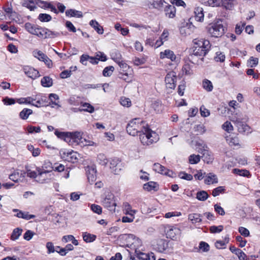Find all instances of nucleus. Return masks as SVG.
Returning a JSON list of instances; mask_svg holds the SVG:
<instances>
[{"mask_svg": "<svg viewBox=\"0 0 260 260\" xmlns=\"http://www.w3.org/2000/svg\"><path fill=\"white\" fill-rule=\"evenodd\" d=\"M52 19V17L49 14H40L38 16V19L41 22H48Z\"/></svg>", "mask_w": 260, "mask_h": 260, "instance_id": "nucleus-44", "label": "nucleus"}, {"mask_svg": "<svg viewBox=\"0 0 260 260\" xmlns=\"http://www.w3.org/2000/svg\"><path fill=\"white\" fill-rule=\"evenodd\" d=\"M37 26L34 24H32L30 23H26L25 24V28L30 34H32L35 31V29Z\"/></svg>", "mask_w": 260, "mask_h": 260, "instance_id": "nucleus-52", "label": "nucleus"}, {"mask_svg": "<svg viewBox=\"0 0 260 260\" xmlns=\"http://www.w3.org/2000/svg\"><path fill=\"white\" fill-rule=\"evenodd\" d=\"M54 133L58 138L63 139L66 142H68L69 136L71 135L70 132H60L55 131Z\"/></svg>", "mask_w": 260, "mask_h": 260, "instance_id": "nucleus-36", "label": "nucleus"}, {"mask_svg": "<svg viewBox=\"0 0 260 260\" xmlns=\"http://www.w3.org/2000/svg\"><path fill=\"white\" fill-rule=\"evenodd\" d=\"M209 197L208 193L204 190H201L197 192L196 198L201 201H206Z\"/></svg>", "mask_w": 260, "mask_h": 260, "instance_id": "nucleus-39", "label": "nucleus"}, {"mask_svg": "<svg viewBox=\"0 0 260 260\" xmlns=\"http://www.w3.org/2000/svg\"><path fill=\"white\" fill-rule=\"evenodd\" d=\"M182 70L183 73L186 75H190L193 74L191 70V67L190 64L188 62H186L182 67Z\"/></svg>", "mask_w": 260, "mask_h": 260, "instance_id": "nucleus-43", "label": "nucleus"}, {"mask_svg": "<svg viewBox=\"0 0 260 260\" xmlns=\"http://www.w3.org/2000/svg\"><path fill=\"white\" fill-rule=\"evenodd\" d=\"M185 87L186 86L185 82L182 81L178 87V93L180 96H182L183 95Z\"/></svg>", "mask_w": 260, "mask_h": 260, "instance_id": "nucleus-58", "label": "nucleus"}, {"mask_svg": "<svg viewBox=\"0 0 260 260\" xmlns=\"http://www.w3.org/2000/svg\"><path fill=\"white\" fill-rule=\"evenodd\" d=\"M114 70V68L113 66H109L106 67L103 71V76L105 77L110 76L113 72Z\"/></svg>", "mask_w": 260, "mask_h": 260, "instance_id": "nucleus-45", "label": "nucleus"}, {"mask_svg": "<svg viewBox=\"0 0 260 260\" xmlns=\"http://www.w3.org/2000/svg\"><path fill=\"white\" fill-rule=\"evenodd\" d=\"M137 257L141 260H155V257L153 253H145L140 252L137 253Z\"/></svg>", "mask_w": 260, "mask_h": 260, "instance_id": "nucleus-22", "label": "nucleus"}, {"mask_svg": "<svg viewBox=\"0 0 260 260\" xmlns=\"http://www.w3.org/2000/svg\"><path fill=\"white\" fill-rule=\"evenodd\" d=\"M36 4L41 8L43 9H50L51 12H54L55 14H57L58 11L55 6L46 1L41 0H37Z\"/></svg>", "mask_w": 260, "mask_h": 260, "instance_id": "nucleus-14", "label": "nucleus"}, {"mask_svg": "<svg viewBox=\"0 0 260 260\" xmlns=\"http://www.w3.org/2000/svg\"><path fill=\"white\" fill-rule=\"evenodd\" d=\"M81 106L82 108H79V111H85L90 113H92L94 111V108L88 103H81Z\"/></svg>", "mask_w": 260, "mask_h": 260, "instance_id": "nucleus-25", "label": "nucleus"}, {"mask_svg": "<svg viewBox=\"0 0 260 260\" xmlns=\"http://www.w3.org/2000/svg\"><path fill=\"white\" fill-rule=\"evenodd\" d=\"M161 171L159 172V173H160L161 174L165 175L166 176L173 177L174 176V172L172 171L169 170L166 168L165 167H164L163 169H160Z\"/></svg>", "mask_w": 260, "mask_h": 260, "instance_id": "nucleus-56", "label": "nucleus"}, {"mask_svg": "<svg viewBox=\"0 0 260 260\" xmlns=\"http://www.w3.org/2000/svg\"><path fill=\"white\" fill-rule=\"evenodd\" d=\"M110 168L113 169L115 174H118L121 169L122 164L121 160L117 157H114L110 160Z\"/></svg>", "mask_w": 260, "mask_h": 260, "instance_id": "nucleus-11", "label": "nucleus"}, {"mask_svg": "<svg viewBox=\"0 0 260 260\" xmlns=\"http://www.w3.org/2000/svg\"><path fill=\"white\" fill-rule=\"evenodd\" d=\"M22 232V230L20 228H17L13 231L11 235L10 239L12 241L17 240L20 236Z\"/></svg>", "mask_w": 260, "mask_h": 260, "instance_id": "nucleus-35", "label": "nucleus"}, {"mask_svg": "<svg viewBox=\"0 0 260 260\" xmlns=\"http://www.w3.org/2000/svg\"><path fill=\"white\" fill-rule=\"evenodd\" d=\"M85 170L89 182L90 184L93 183L96 178V170L95 167L93 166H87Z\"/></svg>", "mask_w": 260, "mask_h": 260, "instance_id": "nucleus-10", "label": "nucleus"}, {"mask_svg": "<svg viewBox=\"0 0 260 260\" xmlns=\"http://www.w3.org/2000/svg\"><path fill=\"white\" fill-rule=\"evenodd\" d=\"M215 211L220 215H224L225 211L224 209L218 204H215L214 206Z\"/></svg>", "mask_w": 260, "mask_h": 260, "instance_id": "nucleus-64", "label": "nucleus"}, {"mask_svg": "<svg viewBox=\"0 0 260 260\" xmlns=\"http://www.w3.org/2000/svg\"><path fill=\"white\" fill-rule=\"evenodd\" d=\"M13 212H17L16 216L18 218H21L24 219L29 220L32 219L35 217L34 215L29 214L28 212H23L21 211H19L18 209H13Z\"/></svg>", "mask_w": 260, "mask_h": 260, "instance_id": "nucleus-20", "label": "nucleus"}, {"mask_svg": "<svg viewBox=\"0 0 260 260\" xmlns=\"http://www.w3.org/2000/svg\"><path fill=\"white\" fill-rule=\"evenodd\" d=\"M98 160L102 165H106L108 162V160L103 154H99L98 156Z\"/></svg>", "mask_w": 260, "mask_h": 260, "instance_id": "nucleus-57", "label": "nucleus"}, {"mask_svg": "<svg viewBox=\"0 0 260 260\" xmlns=\"http://www.w3.org/2000/svg\"><path fill=\"white\" fill-rule=\"evenodd\" d=\"M194 129L196 132L201 135L204 134L206 131V127L203 124L196 125Z\"/></svg>", "mask_w": 260, "mask_h": 260, "instance_id": "nucleus-48", "label": "nucleus"}, {"mask_svg": "<svg viewBox=\"0 0 260 260\" xmlns=\"http://www.w3.org/2000/svg\"><path fill=\"white\" fill-rule=\"evenodd\" d=\"M152 2L151 3V6L153 8L158 9L159 10H161L164 6L165 4H167V3L165 1V0H152Z\"/></svg>", "mask_w": 260, "mask_h": 260, "instance_id": "nucleus-30", "label": "nucleus"}, {"mask_svg": "<svg viewBox=\"0 0 260 260\" xmlns=\"http://www.w3.org/2000/svg\"><path fill=\"white\" fill-rule=\"evenodd\" d=\"M178 176L181 179L188 181H190L193 179V177L191 174H187L185 172H180Z\"/></svg>", "mask_w": 260, "mask_h": 260, "instance_id": "nucleus-50", "label": "nucleus"}, {"mask_svg": "<svg viewBox=\"0 0 260 260\" xmlns=\"http://www.w3.org/2000/svg\"><path fill=\"white\" fill-rule=\"evenodd\" d=\"M223 229V226L221 225L219 226L213 225L210 227V232L211 233H219L221 232Z\"/></svg>", "mask_w": 260, "mask_h": 260, "instance_id": "nucleus-51", "label": "nucleus"}, {"mask_svg": "<svg viewBox=\"0 0 260 260\" xmlns=\"http://www.w3.org/2000/svg\"><path fill=\"white\" fill-rule=\"evenodd\" d=\"M160 58L161 59L167 58L170 59L172 61H175L176 59V56L173 51L167 49L164 52H161L160 53Z\"/></svg>", "mask_w": 260, "mask_h": 260, "instance_id": "nucleus-16", "label": "nucleus"}, {"mask_svg": "<svg viewBox=\"0 0 260 260\" xmlns=\"http://www.w3.org/2000/svg\"><path fill=\"white\" fill-rule=\"evenodd\" d=\"M236 0H211V7H219L222 6L226 10H231L236 4Z\"/></svg>", "mask_w": 260, "mask_h": 260, "instance_id": "nucleus-6", "label": "nucleus"}, {"mask_svg": "<svg viewBox=\"0 0 260 260\" xmlns=\"http://www.w3.org/2000/svg\"><path fill=\"white\" fill-rule=\"evenodd\" d=\"M224 190L225 189L223 186H218L212 190V194L213 197H216L220 193L223 192Z\"/></svg>", "mask_w": 260, "mask_h": 260, "instance_id": "nucleus-54", "label": "nucleus"}, {"mask_svg": "<svg viewBox=\"0 0 260 260\" xmlns=\"http://www.w3.org/2000/svg\"><path fill=\"white\" fill-rule=\"evenodd\" d=\"M22 6L28 8L30 11H34L37 8L32 1H25L23 3Z\"/></svg>", "mask_w": 260, "mask_h": 260, "instance_id": "nucleus-42", "label": "nucleus"}, {"mask_svg": "<svg viewBox=\"0 0 260 260\" xmlns=\"http://www.w3.org/2000/svg\"><path fill=\"white\" fill-rule=\"evenodd\" d=\"M45 38H54L58 37L60 35L59 32L57 31H53L46 28H45Z\"/></svg>", "mask_w": 260, "mask_h": 260, "instance_id": "nucleus-38", "label": "nucleus"}, {"mask_svg": "<svg viewBox=\"0 0 260 260\" xmlns=\"http://www.w3.org/2000/svg\"><path fill=\"white\" fill-rule=\"evenodd\" d=\"M202 157L204 161L207 164L211 163L213 160L212 154L207 150H204L203 151Z\"/></svg>", "mask_w": 260, "mask_h": 260, "instance_id": "nucleus-24", "label": "nucleus"}, {"mask_svg": "<svg viewBox=\"0 0 260 260\" xmlns=\"http://www.w3.org/2000/svg\"><path fill=\"white\" fill-rule=\"evenodd\" d=\"M66 15L67 17H74L77 18H82L83 14L81 11L75 9H69L66 11Z\"/></svg>", "mask_w": 260, "mask_h": 260, "instance_id": "nucleus-21", "label": "nucleus"}, {"mask_svg": "<svg viewBox=\"0 0 260 260\" xmlns=\"http://www.w3.org/2000/svg\"><path fill=\"white\" fill-rule=\"evenodd\" d=\"M258 62V59L257 58H254L251 57L248 61V66L251 68L255 67Z\"/></svg>", "mask_w": 260, "mask_h": 260, "instance_id": "nucleus-59", "label": "nucleus"}, {"mask_svg": "<svg viewBox=\"0 0 260 260\" xmlns=\"http://www.w3.org/2000/svg\"><path fill=\"white\" fill-rule=\"evenodd\" d=\"M139 139L143 145L149 146L158 140L156 133L152 131L146 124L145 128L139 134Z\"/></svg>", "mask_w": 260, "mask_h": 260, "instance_id": "nucleus-2", "label": "nucleus"}, {"mask_svg": "<svg viewBox=\"0 0 260 260\" xmlns=\"http://www.w3.org/2000/svg\"><path fill=\"white\" fill-rule=\"evenodd\" d=\"M41 83L43 87H50L53 85V80L49 76H45L41 79Z\"/></svg>", "mask_w": 260, "mask_h": 260, "instance_id": "nucleus-32", "label": "nucleus"}, {"mask_svg": "<svg viewBox=\"0 0 260 260\" xmlns=\"http://www.w3.org/2000/svg\"><path fill=\"white\" fill-rule=\"evenodd\" d=\"M119 77L127 82L132 81V76L129 73L127 74H119Z\"/></svg>", "mask_w": 260, "mask_h": 260, "instance_id": "nucleus-61", "label": "nucleus"}, {"mask_svg": "<svg viewBox=\"0 0 260 260\" xmlns=\"http://www.w3.org/2000/svg\"><path fill=\"white\" fill-rule=\"evenodd\" d=\"M60 155L61 158L65 161L72 163H75L78 161L79 154L73 150L72 151H60Z\"/></svg>", "mask_w": 260, "mask_h": 260, "instance_id": "nucleus-5", "label": "nucleus"}, {"mask_svg": "<svg viewBox=\"0 0 260 260\" xmlns=\"http://www.w3.org/2000/svg\"><path fill=\"white\" fill-rule=\"evenodd\" d=\"M49 173H50L49 171L44 170L41 169H38L37 179L36 180L40 183L48 182L50 180V175L49 177L48 176Z\"/></svg>", "mask_w": 260, "mask_h": 260, "instance_id": "nucleus-9", "label": "nucleus"}, {"mask_svg": "<svg viewBox=\"0 0 260 260\" xmlns=\"http://www.w3.org/2000/svg\"><path fill=\"white\" fill-rule=\"evenodd\" d=\"M165 12L166 15L169 18H173L175 16L176 8L174 5L166 4Z\"/></svg>", "mask_w": 260, "mask_h": 260, "instance_id": "nucleus-17", "label": "nucleus"}, {"mask_svg": "<svg viewBox=\"0 0 260 260\" xmlns=\"http://www.w3.org/2000/svg\"><path fill=\"white\" fill-rule=\"evenodd\" d=\"M200 113L202 116L206 117L210 115V111L204 106L200 107Z\"/></svg>", "mask_w": 260, "mask_h": 260, "instance_id": "nucleus-63", "label": "nucleus"}, {"mask_svg": "<svg viewBox=\"0 0 260 260\" xmlns=\"http://www.w3.org/2000/svg\"><path fill=\"white\" fill-rule=\"evenodd\" d=\"M202 215L198 213H191L188 215V219L192 223L195 224L202 222Z\"/></svg>", "mask_w": 260, "mask_h": 260, "instance_id": "nucleus-26", "label": "nucleus"}, {"mask_svg": "<svg viewBox=\"0 0 260 260\" xmlns=\"http://www.w3.org/2000/svg\"><path fill=\"white\" fill-rule=\"evenodd\" d=\"M90 209L94 213L98 214H101L102 213V208L99 205L92 204L90 206Z\"/></svg>", "mask_w": 260, "mask_h": 260, "instance_id": "nucleus-53", "label": "nucleus"}, {"mask_svg": "<svg viewBox=\"0 0 260 260\" xmlns=\"http://www.w3.org/2000/svg\"><path fill=\"white\" fill-rule=\"evenodd\" d=\"M33 55L35 57L38 58L39 60L42 61L45 57H46V55L43 53L41 51L35 50L32 52Z\"/></svg>", "mask_w": 260, "mask_h": 260, "instance_id": "nucleus-41", "label": "nucleus"}, {"mask_svg": "<svg viewBox=\"0 0 260 260\" xmlns=\"http://www.w3.org/2000/svg\"><path fill=\"white\" fill-rule=\"evenodd\" d=\"M235 254L237 255L239 260L247 259V255L240 249H239L238 250H237Z\"/></svg>", "mask_w": 260, "mask_h": 260, "instance_id": "nucleus-62", "label": "nucleus"}, {"mask_svg": "<svg viewBox=\"0 0 260 260\" xmlns=\"http://www.w3.org/2000/svg\"><path fill=\"white\" fill-rule=\"evenodd\" d=\"M207 30L211 37L219 38L225 33V27L223 25L222 21L218 20L209 24L207 27Z\"/></svg>", "mask_w": 260, "mask_h": 260, "instance_id": "nucleus-4", "label": "nucleus"}, {"mask_svg": "<svg viewBox=\"0 0 260 260\" xmlns=\"http://www.w3.org/2000/svg\"><path fill=\"white\" fill-rule=\"evenodd\" d=\"M193 52L189 57V60L193 64H200L204 60V57L210 48L208 40L203 39L193 40Z\"/></svg>", "mask_w": 260, "mask_h": 260, "instance_id": "nucleus-1", "label": "nucleus"}, {"mask_svg": "<svg viewBox=\"0 0 260 260\" xmlns=\"http://www.w3.org/2000/svg\"><path fill=\"white\" fill-rule=\"evenodd\" d=\"M25 75L32 79H35L40 76L39 72L32 67L26 66L23 68Z\"/></svg>", "mask_w": 260, "mask_h": 260, "instance_id": "nucleus-12", "label": "nucleus"}, {"mask_svg": "<svg viewBox=\"0 0 260 260\" xmlns=\"http://www.w3.org/2000/svg\"><path fill=\"white\" fill-rule=\"evenodd\" d=\"M71 135L69 136V141L70 142L71 140H73V142L78 144L79 142H80V140L81 139L82 135L80 132H70Z\"/></svg>", "mask_w": 260, "mask_h": 260, "instance_id": "nucleus-27", "label": "nucleus"}, {"mask_svg": "<svg viewBox=\"0 0 260 260\" xmlns=\"http://www.w3.org/2000/svg\"><path fill=\"white\" fill-rule=\"evenodd\" d=\"M177 76L175 72L171 71L168 73L165 77L166 86L168 88L174 89L176 87Z\"/></svg>", "mask_w": 260, "mask_h": 260, "instance_id": "nucleus-7", "label": "nucleus"}, {"mask_svg": "<svg viewBox=\"0 0 260 260\" xmlns=\"http://www.w3.org/2000/svg\"><path fill=\"white\" fill-rule=\"evenodd\" d=\"M119 74H127L131 72V70L129 67L124 62L121 61L119 62Z\"/></svg>", "mask_w": 260, "mask_h": 260, "instance_id": "nucleus-33", "label": "nucleus"}, {"mask_svg": "<svg viewBox=\"0 0 260 260\" xmlns=\"http://www.w3.org/2000/svg\"><path fill=\"white\" fill-rule=\"evenodd\" d=\"M195 19L198 21H202L204 19L203 9L201 7H197L194 10Z\"/></svg>", "mask_w": 260, "mask_h": 260, "instance_id": "nucleus-29", "label": "nucleus"}, {"mask_svg": "<svg viewBox=\"0 0 260 260\" xmlns=\"http://www.w3.org/2000/svg\"><path fill=\"white\" fill-rule=\"evenodd\" d=\"M222 128L228 133L231 132L233 130V126L231 122L226 121L222 125Z\"/></svg>", "mask_w": 260, "mask_h": 260, "instance_id": "nucleus-49", "label": "nucleus"}, {"mask_svg": "<svg viewBox=\"0 0 260 260\" xmlns=\"http://www.w3.org/2000/svg\"><path fill=\"white\" fill-rule=\"evenodd\" d=\"M194 29V27L193 25L186 24L185 25L182 26L180 28V32L182 35L186 36L190 35L193 32Z\"/></svg>", "mask_w": 260, "mask_h": 260, "instance_id": "nucleus-18", "label": "nucleus"}, {"mask_svg": "<svg viewBox=\"0 0 260 260\" xmlns=\"http://www.w3.org/2000/svg\"><path fill=\"white\" fill-rule=\"evenodd\" d=\"M203 87L208 92L211 91L213 88L212 82L208 79H204L203 81Z\"/></svg>", "mask_w": 260, "mask_h": 260, "instance_id": "nucleus-40", "label": "nucleus"}, {"mask_svg": "<svg viewBox=\"0 0 260 260\" xmlns=\"http://www.w3.org/2000/svg\"><path fill=\"white\" fill-rule=\"evenodd\" d=\"M200 159L199 155L192 154L189 157V162L191 164H196L200 161Z\"/></svg>", "mask_w": 260, "mask_h": 260, "instance_id": "nucleus-47", "label": "nucleus"}, {"mask_svg": "<svg viewBox=\"0 0 260 260\" xmlns=\"http://www.w3.org/2000/svg\"><path fill=\"white\" fill-rule=\"evenodd\" d=\"M82 237L83 240L86 243L92 242L95 240L96 238V235L87 232L83 233Z\"/></svg>", "mask_w": 260, "mask_h": 260, "instance_id": "nucleus-31", "label": "nucleus"}, {"mask_svg": "<svg viewBox=\"0 0 260 260\" xmlns=\"http://www.w3.org/2000/svg\"><path fill=\"white\" fill-rule=\"evenodd\" d=\"M143 188L148 191H156L158 189V185L155 182L150 181L144 184Z\"/></svg>", "mask_w": 260, "mask_h": 260, "instance_id": "nucleus-19", "label": "nucleus"}, {"mask_svg": "<svg viewBox=\"0 0 260 260\" xmlns=\"http://www.w3.org/2000/svg\"><path fill=\"white\" fill-rule=\"evenodd\" d=\"M124 211L125 214H128L131 216H134V214L137 212L136 210L132 209L131 206L128 203L124 204Z\"/></svg>", "mask_w": 260, "mask_h": 260, "instance_id": "nucleus-37", "label": "nucleus"}, {"mask_svg": "<svg viewBox=\"0 0 260 260\" xmlns=\"http://www.w3.org/2000/svg\"><path fill=\"white\" fill-rule=\"evenodd\" d=\"M204 182L206 184H211L217 183L218 179L216 175L212 173L208 174L204 180Z\"/></svg>", "mask_w": 260, "mask_h": 260, "instance_id": "nucleus-23", "label": "nucleus"}, {"mask_svg": "<svg viewBox=\"0 0 260 260\" xmlns=\"http://www.w3.org/2000/svg\"><path fill=\"white\" fill-rule=\"evenodd\" d=\"M25 173L22 171L16 170L9 176V178L14 182H17L23 180Z\"/></svg>", "mask_w": 260, "mask_h": 260, "instance_id": "nucleus-15", "label": "nucleus"}, {"mask_svg": "<svg viewBox=\"0 0 260 260\" xmlns=\"http://www.w3.org/2000/svg\"><path fill=\"white\" fill-rule=\"evenodd\" d=\"M89 25L92 26L99 34H103L104 29L99 23L95 20H91L89 22Z\"/></svg>", "mask_w": 260, "mask_h": 260, "instance_id": "nucleus-28", "label": "nucleus"}, {"mask_svg": "<svg viewBox=\"0 0 260 260\" xmlns=\"http://www.w3.org/2000/svg\"><path fill=\"white\" fill-rule=\"evenodd\" d=\"M146 126V124L142 120L139 118H135L128 123L126 131L129 135L134 136L138 133H141Z\"/></svg>", "mask_w": 260, "mask_h": 260, "instance_id": "nucleus-3", "label": "nucleus"}, {"mask_svg": "<svg viewBox=\"0 0 260 260\" xmlns=\"http://www.w3.org/2000/svg\"><path fill=\"white\" fill-rule=\"evenodd\" d=\"M235 124L238 128V131L240 133H251V127L248 124L244 123L240 120H236L235 121Z\"/></svg>", "mask_w": 260, "mask_h": 260, "instance_id": "nucleus-13", "label": "nucleus"}, {"mask_svg": "<svg viewBox=\"0 0 260 260\" xmlns=\"http://www.w3.org/2000/svg\"><path fill=\"white\" fill-rule=\"evenodd\" d=\"M32 113V110L30 109L24 108L19 113V117L23 120H26Z\"/></svg>", "mask_w": 260, "mask_h": 260, "instance_id": "nucleus-34", "label": "nucleus"}, {"mask_svg": "<svg viewBox=\"0 0 260 260\" xmlns=\"http://www.w3.org/2000/svg\"><path fill=\"white\" fill-rule=\"evenodd\" d=\"M34 100H39V101H41L42 102V104H44V105H46L47 102V97L43 94H36L34 97Z\"/></svg>", "mask_w": 260, "mask_h": 260, "instance_id": "nucleus-46", "label": "nucleus"}, {"mask_svg": "<svg viewBox=\"0 0 260 260\" xmlns=\"http://www.w3.org/2000/svg\"><path fill=\"white\" fill-rule=\"evenodd\" d=\"M54 171L61 172L65 170V167L62 164H55L54 166L52 167Z\"/></svg>", "mask_w": 260, "mask_h": 260, "instance_id": "nucleus-60", "label": "nucleus"}, {"mask_svg": "<svg viewBox=\"0 0 260 260\" xmlns=\"http://www.w3.org/2000/svg\"><path fill=\"white\" fill-rule=\"evenodd\" d=\"M103 204L104 207L107 208L109 210L115 211L116 204L114 200L113 194H108L103 200Z\"/></svg>", "mask_w": 260, "mask_h": 260, "instance_id": "nucleus-8", "label": "nucleus"}, {"mask_svg": "<svg viewBox=\"0 0 260 260\" xmlns=\"http://www.w3.org/2000/svg\"><path fill=\"white\" fill-rule=\"evenodd\" d=\"M49 99L52 104L58 105V103L56 102V101H58L59 100V96L57 94L55 93H50L49 95Z\"/></svg>", "mask_w": 260, "mask_h": 260, "instance_id": "nucleus-55", "label": "nucleus"}]
</instances>
